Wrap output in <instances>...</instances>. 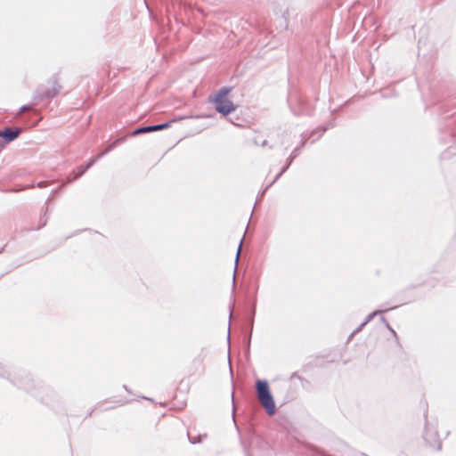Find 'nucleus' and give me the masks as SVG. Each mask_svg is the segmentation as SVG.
<instances>
[{"mask_svg": "<svg viewBox=\"0 0 456 456\" xmlns=\"http://www.w3.org/2000/svg\"><path fill=\"white\" fill-rule=\"evenodd\" d=\"M255 390L259 404L265 409L268 416L275 415V401L273 400L272 392H270L268 381L265 379H257L255 383Z\"/></svg>", "mask_w": 456, "mask_h": 456, "instance_id": "f257e3e1", "label": "nucleus"}, {"mask_svg": "<svg viewBox=\"0 0 456 456\" xmlns=\"http://www.w3.org/2000/svg\"><path fill=\"white\" fill-rule=\"evenodd\" d=\"M231 92V88L227 86L221 87L214 96H209V102L216 103V110L217 113L227 116L235 110L234 104L225 97Z\"/></svg>", "mask_w": 456, "mask_h": 456, "instance_id": "f03ea898", "label": "nucleus"}, {"mask_svg": "<svg viewBox=\"0 0 456 456\" xmlns=\"http://www.w3.org/2000/svg\"><path fill=\"white\" fill-rule=\"evenodd\" d=\"M61 90V86L57 84L56 80L53 81V86L50 88H46L45 86H39L38 89L36 90L35 95H33V100L36 102H41L45 100H49L54 96H56Z\"/></svg>", "mask_w": 456, "mask_h": 456, "instance_id": "7ed1b4c3", "label": "nucleus"}, {"mask_svg": "<svg viewBox=\"0 0 456 456\" xmlns=\"http://www.w3.org/2000/svg\"><path fill=\"white\" fill-rule=\"evenodd\" d=\"M115 144H116V142H113V144H111L108 148H106L105 151L98 154L97 157L92 159L91 161H89L87 164H86V166L77 167V173L74 174L73 176L69 177V182H72V181L76 180L77 178L82 176L86 173V171H87L90 167H92V166L97 160L101 159L106 153L110 151L113 149Z\"/></svg>", "mask_w": 456, "mask_h": 456, "instance_id": "20e7f679", "label": "nucleus"}, {"mask_svg": "<svg viewBox=\"0 0 456 456\" xmlns=\"http://www.w3.org/2000/svg\"><path fill=\"white\" fill-rule=\"evenodd\" d=\"M170 124H171L170 122H167V123H161L159 125H151V126H141L140 128L134 130L133 135L136 136L141 134H147V133L155 132V131H161L162 129L168 128Z\"/></svg>", "mask_w": 456, "mask_h": 456, "instance_id": "39448f33", "label": "nucleus"}, {"mask_svg": "<svg viewBox=\"0 0 456 456\" xmlns=\"http://www.w3.org/2000/svg\"><path fill=\"white\" fill-rule=\"evenodd\" d=\"M20 134V128L7 127L4 130H0V137L4 139L5 142H11L19 137Z\"/></svg>", "mask_w": 456, "mask_h": 456, "instance_id": "423d86ee", "label": "nucleus"}, {"mask_svg": "<svg viewBox=\"0 0 456 456\" xmlns=\"http://www.w3.org/2000/svg\"><path fill=\"white\" fill-rule=\"evenodd\" d=\"M206 436H206V434H205V435H203V436H198L193 437V436H191L190 435V433H188V438H189V441H190V443H191V444H196L200 443V442L202 441V439H203V438H205Z\"/></svg>", "mask_w": 456, "mask_h": 456, "instance_id": "0eeeda50", "label": "nucleus"}, {"mask_svg": "<svg viewBox=\"0 0 456 456\" xmlns=\"http://www.w3.org/2000/svg\"><path fill=\"white\" fill-rule=\"evenodd\" d=\"M240 248H241V243L240 244V247H238L237 250V256H235V265L238 264L239 256H240ZM236 269V266L234 267V270ZM235 282V273H233V283Z\"/></svg>", "mask_w": 456, "mask_h": 456, "instance_id": "6e6552de", "label": "nucleus"}, {"mask_svg": "<svg viewBox=\"0 0 456 456\" xmlns=\"http://www.w3.org/2000/svg\"><path fill=\"white\" fill-rule=\"evenodd\" d=\"M28 110H30V107L28 105H23L21 108H20L19 113H23Z\"/></svg>", "mask_w": 456, "mask_h": 456, "instance_id": "1a4fd4ad", "label": "nucleus"}, {"mask_svg": "<svg viewBox=\"0 0 456 456\" xmlns=\"http://www.w3.org/2000/svg\"><path fill=\"white\" fill-rule=\"evenodd\" d=\"M47 185V183L45 182H39L38 184H37V186H38V188H44V187H46Z\"/></svg>", "mask_w": 456, "mask_h": 456, "instance_id": "9d476101", "label": "nucleus"}, {"mask_svg": "<svg viewBox=\"0 0 456 456\" xmlns=\"http://www.w3.org/2000/svg\"><path fill=\"white\" fill-rule=\"evenodd\" d=\"M284 173V167H282L281 170H280L279 174L276 175V178H279Z\"/></svg>", "mask_w": 456, "mask_h": 456, "instance_id": "9b49d317", "label": "nucleus"}, {"mask_svg": "<svg viewBox=\"0 0 456 456\" xmlns=\"http://www.w3.org/2000/svg\"><path fill=\"white\" fill-rule=\"evenodd\" d=\"M272 454H273V451H269L268 456H272Z\"/></svg>", "mask_w": 456, "mask_h": 456, "instance_id": "f8f14e48", "label": "nucleus"}, {"mask_svg": "<svg viewBox=\"0 0 456 456\" xmlns=\"http://www.w3.org/2000/svg\"><path fill=\"white\" fill-rule=\"evenodd\" d=\"M46 224V220L43 221L42 227Z\"/></svg>", "mask_w": 456, "mask_h": 456, "instance_id": "ddd939ff", "label": "nucleus"}]
</instances>
